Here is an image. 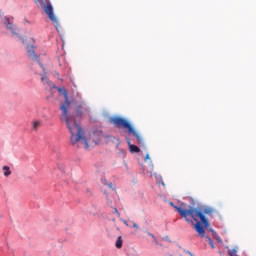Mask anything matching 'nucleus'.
Listing matches in <instances>:
<instances>
[{"label":"nucleus","mask_w":256,"mask_h":256,"mask_svg":"<svg viewBox=\"0 0 256 256\" xmlns=\"http://www.w3.org/2000/svg\"><path fill=\"white\" fill-rule=\"evenodd\" d=\"M169 205L180 214V217H182L188 225L194 227L196 233H198V237H205V230L211 227V222H209V218L205 216V213H210V209L202 210L201 208L193 207L185 209L175 205L173 202H170Z\"/></svg>","instance_id":"1"},{"label":"nucleus","mask_w":256,"mask_h":256,"mask_svg":"<svg viewBox=\"0 0 256 256\" xmlns=\"http://www.w3.org/2000/svg\"><path fill=\"white\" fill-rule=\"evenodd\" d=\"M81 119H83V105H77L75 107V113L72 114H69V106H67V118L63 115V111L60 116V121L66 123V127L71 134V145L75 146L79 141H83L85 149H89V141L85 137L83 127H81Z\"/></svg>","instance_id":"2"},{"label":"nucleus","mask_w":256,"mask_h":256,"mask_svg":"<svg viewBox=\"0 0 256 256\" xmlns=\"http://www.w3.org/2000/svg\"><path fill=\"white\" fill-rule=\"evenodd\" d=\"M110 123L117 127V129H123V131L119 132L120 135L128 133V135L135 137L137 143L141 145V147H145V140H143V137L137 133V130H135V127H133V124H131V121L127 118L122 116H112L110 117Z\"/></svg>","instance_id":"3"},{"label":"nucleus","mask_w":256,"mask_h":256,"mask_svg":"<svg viewBox=\"0 0 256 256\" xmlns=\"http://www.w3.org/2000/svg\"><path fill=\"white\" fill-rule=\"evenodd\" d=\"M34 2L36 3V5L38 7H41V9H43V11H44V13H46L48 19H50V21L55 24V27L57 29V27H59V21L57 20V17L55 16V12L53 11V5L51 4V1H49V0H34Z\"/></svg>","instance_id":"4"},{"label":"nucleus","mask_w":256,"mask_h":256,"mask_svg":"<svg viewBox=\"0 0 256 256\" xmlns=\"http://www.w3.org/2000/svg\"><path fill=\"white\" fill-rule=\"evenodd\" d=\"M92 134L94 137V139L92 140V142H94V145H99L102 139H106V143H109L112 138L110 134L103 133V130L101 128H93Z\"/></svg>","instance_id":"5"},{"label":"nucleus","mask_w":256,"mask_h":256,"mask_svg":"<svg viewBox=\"0 0 256 256\" xmlns=\"http://www.w3.org/2000/svg\"><path fill=\"white\" fill-rule=\"evenodd\" d=\"M57 91H58V93H62V95L64 97V103H62L60 105V111L63 112V115L66 118V121H68L69 118H67V107H69V105H71V100H69V94L67 93V89L62 88V87H58Z\"/></svg>","instance_id":"6"},{"label":"nucleus","mask_w":256,"mask_h":256,"mask_svg":"<svg viewBox=\"0 0 256 256\" xmlns=\"http://www.w3.org/2000/svg\"><path fill=\"white\" fill-rule=\"evenodd\" d=\"M27 57L31 59L32 61H37L38 65H40L43 72H45V66L43 65V62L39 61V54L35 53V46L34 45H27Z\"/></svg>","instance_id":"7"},{"label":"nucleus","mask_w":256,"mask_h":256,"mask_svg":"<svg viewBox=\"0 0 256 256\" xmlns=\"http://www.w3.org/2000/svg\"><path fill=\"white\" fill-rule=\"evenodd\" d=\"M188 201L190 203L189 207H192V209H201L202 211H205V209H209L210 212L209 213H204V216L207 217V215H211L214 213L215 209H213V207H209V206H195L197 205V202H195V199H193V197H188Z\"/></svg>","instance_id":"8"},{"label":"nucleus","mask_w":256,"mask_h":256,"mask_svg":"<svg viewBox=\"0 0 256 256\" xmlns=\"http://www.w3.org/2000/svg\"><path fill=\"white\" fill-rule=\"evenodd\" d=\"M4 25L8 31H11L12 35H16V37L19 36V28H17L7 16L4 17Z\"/></svg>","instance_id":"9"},{"label":"nucleus","mask_w":256,"mask_h":256,"mask_svg":"<svg viewBox=\"0 0 256 256\" xmlns=\"http://www.w3.org/2000/svg\"><path fill=\"white\" fill-rule=\"evenodd\" d=\"M125 141L129 147L130 153H132V154L141 153V148H139V146H137L135 144H131V138H129V136L125 137Z\"/></svg>","instance_id":"10"},{"label":"nucleus","mask_w":256,"mask_h":256,"mask_svg":"<svg viewBox=\"0 0 256 256\" xmlns=\"http://www.w3.org/2000/svg\"><path fill=\"white\" fill-rule=\"evenodd\" d=\"M39 127H41V121L34 120L32 122V127H31L32 131H37L39 129Z\"/></svg>","instance_id":"11"},{"label":"nucleus","mask_w":256,"mask_h":256,"mask_svg":"<svg viewBox=\"0 0 256 256\" xmlns=\"http://www.w3.org/2000/svg\"><path fill=\"white\" fill-rule=\"evenodd\" d=\"M116 249H122L123 247V237L118 236L116 243H115Z\"/></svg>","instance_id":"12"},{"label":"nucleus","mask_w":256,"mask_h":256,"mask_svg":"<svg viewBox=\"0 0 256 256\" xmlns=\"http://www.w3.org/2000/svg\"><path fill=\"white\" fill-rule=\"evenodd\" d=\"M2 171L4 172V177L11 175V168L9 166H3Z\"/></svg>","instance_id":"13"},{"label":"nucleus","mask_w":256,"mask_h":256,"mask_svg":"<svg viewBox=\"0 0 256 256\" xmlns=\"http://www.w3.org/2000/svg\"><path fill=\"white\" fill-rule=\"evenodd\" d=\"M206 239H208L211 249H215V243L213 242V239H211L209 235L206 236Z\"/></svg>","instance_id":"14"},{"label":"nucleus","mask_w":256,"mask_h":256,"mask_svg":"<svg viewBox=\"0 0 256 256\" xmlns=\"http://www.w3.org/2000/svg\"><path fill=\"white\" fill-rule=\"evenodd\" d=\"M41 81H46V83L49 85V78L47 77V73L44 72V74H41Z\"/></svg>","instance_id":"15"},{"label":"nucleus","mask_w":256,"mask_h":256,"mask_svg":"<svg viewBox=\"0 0 256 256\" xmlns=\"http://www.w3.org/2000/svg\"><path fill=\"white\" fill-rule=\"evenodd\" d=\"M144 233H147V235H148L149 237H151L152 239H155V238H156L155 235H153V233H151V232H149V231L147 230V228L144 229Z\"/></svg>","instance_id":"16"},{"label":"nucleus","mask_w":256,"mask_h":256,"mask_svg":"<svg viewBox=\"0 0 256 256\" xmlns=\"http://www.w3.org/2000/svg\"><path fill=\"white\" fill-rule=\"evenodd\" d=\"M156 179H157V181L160 180L161 185H163V187H165V182H163V177H161V175L156 176Z\"/></svg>","instance_id":"17"},{"label":"nucleus","mask_w":256,"mask_h":256,"mask_svg":"<svg viewBox=\"0 0 256 256\" xmlns=\"http://www.w3.org/2000/svg\"><path fill=\"white\" fill-rule=\"evenodd\" d=\"M230 256H237V250L236 249H232L231 252H229Z\"/></svg>","instance_id":"18"},{"label":"nucleus","mask_w":256,"mask_h":256,"mask_svg":"<svg viewBox=\"0 0 256 256\" xmlns=\"http://www.w3.org/2000/svg\"><path fill=\"white\" fill-rule=\"evenodd\" d=\"M210 233H212L213 237H217V232L213 228H209Z\"/></svg>","instance_id":"19"},{"label":"nucleus","mask_w":256,"mask_h":256,"mask_svg":"<svg viewBox=\"0 0 256 256\" xmlns=\"http://www.w3.org/2000/svg\"><path fill=\"white\" fill-rule=\"evenodd\" d=\"M178 207H181V209H186L187 204H185V202H181L180 206H178Z\"/></svg>","instance_id":"20"},{"label":"nucleus","mask_w":256,"mask_h":256,"mask_svg":"<svg viewBox=\"0 0 256 256\" xmlns=\"http://www.w3.org/2000/svg\"><path fill=\"white\" fill-rule=\"evenodd\" d=\"M214 238L218 243H221V237L219 236V234H217V236H214Z\"/></svg>","instance_id":"21"},{"label":"nucleus","mask_w":256,"mask_h":256,"mask_svg":"<svg viewBox=\"0 0 256 256\" xmlns=\"http://www.w3.org/2000/svg\"><path fill=\"white\" fill-rule=\"evenodd\" d=\"M145 161H149L151 160V156H149V154H146L145 158H144Z\"/></svg>","instance_id":"22"},{"label":"nucleus","mask_w":256,"mask_h":256,"mask_svg":"<svg viewBox=\"0 0 256 256\" xmlns=\"http://www.w3.org/2000/svg\"><path fill=\"white\" fill-rule=\"evenodd\" d=\"M183 253H186V254H188L190 256H193V253H191V251H188V250H183Z\"/></svg>","instance_id":"23"},{"label":"nucleus","mask_w":256,"mask_h":256,"mask_svg":"<svg viewBox=\"0 0 256 256\" xmlns=\"http://www.w3.org/2000/svg\"><path fill=\"white\" fill-rule=\"evenodd\" d=\"M133 228L139 230V225H137V223L133 222Z\"/></svg>","instance_id":"24"},{"label":"nucleus","mask_w":256,"mask_h":256,"mask_svg":"<svg viewBox=\"0 0 256 256\" xmlns=\"http://www.w3.org/2000/svg\"><path fill=\"white\" fill-rule=\"evenodd\" d=\"M114 213H116L118 215V217L121 216V213H119V210H117V208H115Z\"/></svg>","instance_id":"25"},{"label":"nucleus","mask_w":256,"mask_h":256,"mask_svg":"<svg viewBox=\"0 0 256 256\" xmlns=\"http://www.w3.org/2000/svg\"><path fill=\"white\" fill-rule=\"evenodd\" d=\"M87 193H90V196H92L93 195V192H91V190L89 189V188H87Z\"/></svg>","instance_id":"26"},{"label":"nucleus","mask_w":256,"mask_h":256,"mask_svg":"<svg viewBox=\"0 0 256 256\" xmlns=\"http://www.w3.org/2000/svg\"><path fill=\"white\" fill-rule=\"evenodd\" d=\"M124 225H126V227H129V223L127 222V220H124Z\"/></svg>","instance_id":"27"},{"label":"nucleus","mask_w":256,"mask_h":256,"mask_svg":"<svg viewBox=\"0 0 256 256\" xmlns=\"http://www.w3.org/2000/svg\"><path fill=\"white\" fill-rule=\"evenodd\" d=\"M60 171L64 172L65 170L63 169V167L59 166Z\"/></svg>","instance_id":"28"},{"label":"nucleus","mask_w":256,"mask_h":256,"mask_svg":"<svg viewBox=\"0 0 256 256\" xmlns=\"http://www.w3.org/2000/svg\"><path fill=\"white\" fill-rule=\"evenodd\" d=\"M22 43H25V39H23L22 37H20Z\"/></svg>","instance_id":"29"},{"label":"nucleus","mask_w":256,"mask_h":256,"mask_svg":"<svg viewBox=\"0 0 256 256\" xmlns=\"http://www.w3.org/2000/svg\"><path fill=\"white\" fill-rule=\"evenodd\" d=\"M153 241H154V243H156V245H157V243H158V242H157V238L153 239Z\"/></svg>","instance_id":"30"},{"label":"nucleus","mask_w":256,"mask_h":256,"mask_svg":"<svg viewBox=\"0 0 256 256\" xmlns=\"http://www.w3.org/2000/svg\"><path fill=\"white\" fill-rule=\"evenodd\" d=\"M1 217H3V216L0 214V219H1Z\"/></svg>","instance_id":"31"},{"label":"nucleus","mask_w":256,"mask_h":256,"mask_svg":"<svg viewBox=\"0 0 256 256\" xmlns=\"http://www.w3.org/2000/svg\"><path fill=\"white\" fill-rule=\"evenodd\" d=\"M112 221H115V218H113Z\"/></svg>","instance_id":"32"},{"label":"nucleus","mask_w":256,"mask_h":256,"mask_svg":"<svg viewBox=\"0 0 256 256\" xmlns=\"http://www.w3.org/2000/svg\"><path fill=\"white\" fill-rule=\"evenodd\" d=\"M7 247H8V249H9V244H7Z\"/></svg>","instance_id":"33"},{"label":"nucleus","mask_w":256,"mask_h":256,"mask_svg":"<svg viewBox=\"0 0 256 256\" xmlns=\"http://www.w3.org/2000/svg\"><path fill=\"white\" fill-rule=\"evenodd\" d=\"M26 23H29V21L26 20Z\"/></svg>","instance_id":"34"},{"label":"nucleus","mask_w":256,"mask_h":256,"mask_svg":"<svg viewBox=\"0 0 256 256\" xmlns=\"http://www.w3.org/2000/svg\"><path fill=\"white\" fill-rule=\"evenodd\" d=\"M117 231H119V227L117 228Z\"/></svg>","instance_id":"35"}]
</instances>
